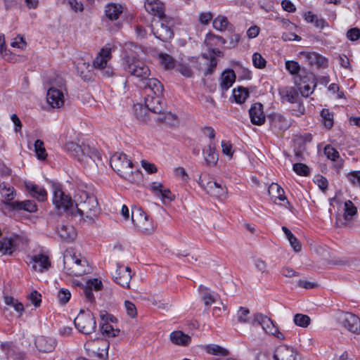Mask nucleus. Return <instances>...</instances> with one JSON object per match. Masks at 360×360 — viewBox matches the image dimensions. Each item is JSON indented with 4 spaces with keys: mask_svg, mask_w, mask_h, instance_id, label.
Wrapping results in <instances>:
<instances>
[{
    "mask_svg": "<svg viewBox=\"0 0 360 360\" xmlns=\"http://www.w3.org/2000/svg\"><path fill=\"white\" fill-rule=\"evenodd\" d=\"M75 216L79 215L84 221L93 223L100 213V207L96 196L81 191L75 196Z\"/></svg>",
    "mask_w": 360,
    "mask_h": 360,
    "instance_id": "obj_1",
    "label": "nucleus"
},
{
    "mask_svg": "<svg viewBox=\"0 0 360 360\" xmlns=\"http://www.w3.org/2000/svg\"><path fill=\"white\" fill-rule=\"evenodd\" d=\"M63 265L66 273L70 276H80L87 273V261L80 255L77 256L72 249L65 251Z\"/></svg>",
    "mask_w": 360,
    "mask_h": 360,
    "instance_id": "obj_2",
    "label": "nucleus"
},
{
    "mask_svg": "<svg viewBox=\"0 0 360 360\" xmlns=\"http://www.w3.org/2000/svg\"><path fill=\"white\" fill-rule=\"evenodd\" d=\"M53 203L60 212H68L75 216V207L71 198L65 195L60 185L53 184Z\"/></svg>",
    "mask_w": 360,
    "mask_h": 360,
    "instance_id": "obj_3",
    "label": "nucleus"
},
{
    "mask_svg": "<svg viewBox=\"0 0 360 360\" xmlns=\"http://www.w3.org/2000/svg\"><path fill=\"white\" fill-rule=\"evenodd\" d=\"M111 167L120 176L129 179L132 174L134 165L127 155L123 153H115L110 160Z\"/></svg>",
    "mask_w": 360,
    "mask_h": 360,
    "instance_id": "obj_4",
    "label": "nucleus"
},
{
    "mask_svg": "<svg viewBox=\"0 0 360 360\" xmlns=\"http://www.w3.org/2000/svg\"><path fill=\"white\" fill-rule=\"evenodd\" d=\"M172 20L167 16L153 21L151 30L157 39L162 41H167L174 36L172 29Z\"/></svg>",
    "mask_w": 360,
    "mask_h": 360,
    "instance_id": "obj_5",
    "label": "nucleus"
},
{
    "mask_svg": "<svg viewBox=\"0 0 360 360\" xmlns=\"http://www.w3.org/2000/svg\"><path fill=\"white\" fill-rule=\"evenodd\" d=\"M74 323L77 330L85 335L94 332L96 328L95 318L90 310H81L75 319Z\"/></svg>",
    "mask_w": 360,
    "mask_h": 360,
    "instance_id": "obj_6",
    "label": "nucleus"
},
{
    "mask_svg": "<svg viewBox=\"0 0 360 360\" xmlns=\"http://www.w3.org/2000/svg\"><path fill=\"white\" fill-rule=\"evenodd\" d=\"M131 221L137 229L144 233H150L154 230V225L149 217L140 207L131 209Z\"/></svg>",
    "mask_w": 360,
    "mask_h": 360,
    "instance_id": "obj_7",
    "label": "nucleus"
},
{
    "mask_svg": "<svg viewBox=\"0 0 360 360\" xmlns=\"http://www.w3.org/2000/svg\"><path fill=\"white\" fill-rule=\"evenodd\" d=\"M126 62L125 70L131 75L139 78L142 83L149 77L150 69L143 62L134 58H128Z\"/></svg>",
    "mask_w": 360,
    "mask_h": 360,
    "instance_id": "obj_8",
    "label": "nucleus"
},
{
    "mask_svg": "<svg viewBox=\"0 0 360 360\" xmlns=\"http://www.w3.org/2000/svg\"><path fill=\"white\" fill-rule=\"evenodd\" d=\"M254 322L259 324L267 334L275 336L279 340H284V335L279 331L278 327L274 325L272 320L263 315L262 314H256L254 318Z\"/></svg>",
    "mask_w": 360,
    "mask_h": 360,
    "instance_id": "obj_9",
    "label": "nucleus"
},
{
    "mask_svg": "<svg viewBox=\"0 0 360 360\" xmlns=\"http://www.w3.org/2000/svg\"><path fill=\"white\" fill-rule=\"evenodd\" d=\"M280 95L282 99L291 103L297 104V112H296L295 110H292L294 115H298L299 114L303 115L304 113L305 108L300 101L299 92L297 89L295 87H286L280 91Z\"/></svg>",
    "mask_w": 360,
    "mask_h": 360,
    "instance_id": "obj_10",
    "label": "nucleus"
},
{
    "mask_svg": "<svg viewBox=\"0 0 360 360\" xmlns=\"http://www.w3.org/2000/svg\"><path fill=\"white\" fill-rule=\"evenodd\" d=\"M298 89L301 95L308 97L311 95L316 86V79L313 73H307L304 76L300 75V82L297 84Z\"/></svg>",
    "mask_w": 360,
    "mask_h": 360,
    "instance_id": "obj_11",
    "label": "nucleus"
},
{
    "mask_svg": "<svg viewBox=\"0 0 360 360\" xmlns=\"http://www.w3.org/2000/svg\"><path fill=\"white\" fill-rule=\"evenodd\" d=\"M103 283L101 281L97 278L89 279L86 281V284L82 287V294L84 296L85 302L90 304L96 302L93 290L97 292L102 289Z\"/></svg>",
    "mask_w": 360,
    "mask_h": 360,
    "instance_id": "obj_12",
    "label": "nucleus"
},
{
    "mask_svg": "<svg viewBox=\"0 0 360 360\" xmlns=\"http://www.w3.org/2000/svg\"><path fill=\"white\" fill-rule=\"evenodd\" d=\"M339 319L343 326L349 331L360 334V319L356 315L349 312L341 311Z\"/></svg>",
    "mask_w": 360,
    "mask_h": 360,
    "instance_id": "obj_13",
    "label": "nucleus"
},
{
    "mask_svg": "<svg viewBox=\"0 0 360 360\" xmlns=\"http://www.w3.org/2000/svg\"><path fill=\"white\" fill-rule=\"evenodd\" d=\"M112 278L115 283L124 288L129 287L131 278V269L129 266L117 265V269L112 273Z\"/></svg>",
    "mask_w": 360,
    "mask_h": 360,
    "instance_id": "obj_14",
    "label": "nucleus"
},
{
    "mask_svg": "<svg viewBox=\"0 0 360 360\" xmlns=\"http://www.w3.org/2000/svg\"><path fill=\"white\" fill-rule=\"evenodd\" d=\"M274 358L275 360H300L297 352L293 347L285 345L276 349Z\"/></svg>",
    "mask_w": 360,
    "mask_h": 360,
    "instance_id": "obj_15",
    "label": "nucleus"
},
{
    "mask_svg": "<svg viewBox=\"0 0 360 360\" xmlns=\"http://www.w3.org/2000/svg\"><path fill=\"white\" fill-rule=\"evenodd\" d=\"M65 150L73 158L79 161H82L85 154L87 153V150H90V147L86 145L79 146L75 142L70 141L65 145Z\"/></svg>",
    "mask_w": 360,
    "mask_h": 360,
    "instance_id": "obj_16",
    "label": "nucleus"
},
{
    "mask_svg": "<svg viewBox=\"0 0 360 360\" xmlns=\"http://www.w3.org/2000/svg\"><path fill=\"white\" fill-rule=\"evenodd\" d=\"M249 115L251 122L255 125H262L264 123L266 117L263 110V105L260 103H255L252 105L249 110Z\"/></svg>",
    "mask_w": 360,
    "mask_h": 360,
    "instance_id": "obj_17",
    "label": "nucleus"
},
{
    "mask_svg": "<svg viewBox=\"0 0 360 360\" xmlns=\"http://www.w3.org/2000/svg\"><path fill=\"white\" fill-rule=\"evenodd\" d=\"M144 7L149 13L158 17L159 19L167 17L165 14V5L159 0H146Z\"/></svg>",
    "mask_w": 360,
    "mask_h": 360,
    "instance_id": "obj_18",
    "label": "nucleus"
},
{
    "mask_svg": "<svg viewBox=\"0 0 360 360\" xmlns=\"http://www.w3.org/2000/svg\"><path fill=\"white\" fill-rule=\"evenodd\" d=\"M34 343L36 347L39 352L45 353L52 352L56 345V341L55 339L44 335L37 336L35 339Z\"/></svg>",
    "mask_w": 360,
    "mask_h": 360,
    "instance_id": "obj_19",
    "label": "nucleus"
},
{
    "mask_svg": "<svg viewBox=\"0 0 360 360\" xmlns=\"http://www.w3.org/2000/svg\"><path fill=\"white\" fill-rule=\"evenodd\" d=\"M141 87L146 91H149L153 96H162L164 86L162 83L155 78L148 77L142 83Z\"/></svg>",
    "mask_w": 360,
    "mask_h": 360,
    "instance_id": "obj_20",
    "label": "nucleus"
},
{
    "mask_svg": "<svg viewBox=\"0 0 360 360\" xmlns=\"http://www.w3.org/2000/svg\"><path fill=\"white\" fill-rule=\"evenodd\" d=\"M46 100L51 107L60 108L64 103L63 94L58 89L51 87L47 91Z\"/></svg>",
    "mask_w": 360,
    "mask_h": 360,
    "instance_id": "obj_21",
    "label": "nucleus"
},
{
    "mask_svg": "<svg viewBox=\"0 0 360 360\" xmlns=\"http://www.w3.org/2000/svg\"><path fill=\"white\" fill-rule=\"evenodd\" d=\"M162 96H153L149 93L145 98V105L147 109L153 113H160L163 110Z\"/></svg>",
    "mask_w": 360,
    "mask_h": 360,
    "instance_id": "obj_22",
    "label": "nucleus"
},
{
    "mask_svg": "<svg viewBox=\"0 0 360 360\" xmlns=\"http://www.w3.org/2000/svg\"><path fill=\"white\" fill-rule=\"evenodd\" d=\"M306 61L311 65H316L319 68H325L328 65L327 59L323 56L315 52H302Z\"/></svg>",
    "mask_w": 360,
    "mask_h": 360,
    "instance_id": "obj_23",
    "label": "nucleus"
},
{
    "mask_svg": "<svg viewBox=\"0 0 360 360\" xmlns=\"http://www.w3.org/2000/svg\"><path fill=\"white\" fill-rule=\"evenodd\" d=\"M199 184L204 188V189L211 195L220 198L224 195L226 193V188H223L221 184L217 183V181H208L206 184Z\"/></svg>",
    "mask_w": 360,
    "mask_h": 360,
    "instance_id": "obj_24",
    "label": "nucleus"
},
{
    "mask_svg": "<svg viewBox=\"0 0 360 360\" xmlns=\"http://www.w3.org/2000/svg\"><path fill=\"white\" fill-rule=\"evenodd\" d=\"M271 125L280 130L285 131L290 126V122L281 114L273 112L268 116Z\"/></svg>",
    "mask_w": 360,
    "mask_h": 360,
    "instance_id": "obj_25",
    "label": "nucleus"
},
{
    "mask_svg": "<svg viewBox=\"0 0 360 360\" xmlns=\"http://www.w3.org/2000/svg\"><path fill=\"white\" fill-rule=\"evenodd\" d=\"M6 205L14 210H24L29 212H34L37 210L34 201L30 200L6 202Z\"/></svg>",
    "mask_w": 360,
    "mask_h": 360,
    "instance_id": "obj_26",
    "label": "nucleus"
},
{
    "mask_svg": "<svg viewBox=\"0 0 360 360\" xmlns=\"http://www.w3.org/2000/svg\"><path fill=\"white\" fill-rule=\"evenodd\" d=\"M57 231L60 238L68 243L73 241L76 237L75 228L72 225L60 224Z\"/></svg>",
    "mask_w": 360,
    "mask_h": 360,
    "instance_id": "obj_27",
    "label": "nucleus"
},
{
    "mask_svg": "<svg viewBox=\"0 0 360 360\" xmlns=\"http://www.w3.org/2000/svg\"><path fill=\"white\" fill-rule=\"evenodd\" d=\"M31 262L34 263L33 268L40 272L48 269L51 266V262L49 257L43 254L34 255L31 259Z\"/></svg>",
    "mask_w": 360,
    "mask_h": 360,
    "instance_id": "obj_28",
    "label": "nucleus"
},
{
    "mask_svg": "<svg viewBox=\"0 0 360 360\" xmlns=\"http://www.w3.org/2000/svg\"><path fill=\"white\" fill-rule=\"evenodd\" d=\"M236 79V75L233 70H224L221 76L220 87L221 91H227L233 84Z\"/></svg>",
    "mask_w": 360,
    "mask_h": 360,
    "instance_id": "obj_29",
    "label": "nucleus"
},
{
    "mask_svg": "<svg viewBox=\"0 0 360 360\" xmlns=\"http://www.w3.org/2000/svg\"><path fill=\"white\" fill-rule=\"evenodd\" d=\"M170 340L175 345L185 347L191 343V338L181 330H176L171 333Z\"/></svg>",
    "mask_w": 360,
    "mask_h": 360,
    "instance_id": "obj_30",
    "label": "nucleus"
},
{
    "mask_svg": "<svg viewBox=\"0 0 360 360\" xmlns=\"http://www.w3.org/2000/svg\"><path fill=\"white\" fill-rule=\"evenodd\" d=\"M205 160L208 165H215L218 160V153L216 151L215 146L210 143L204 150Z\"/></svg>",
    "mask_w": 360,
    "mask_h": 360,
    "instance_id": "obj_31",
    "label": "nucleus"
},
{
    "mask_svg": "<svg viewBox=\"0 0 360 360\" xmlns=\"http://www.w3.org/2000/svg\"><path fill=\"white\" fill-rule=\"evenodd\" d=\"M357 214V207L351 200H347L345 202L344 220H340L341 225L347 226L351 222L349 217H353Z\"/></svg>",
    "mask_w": 360,
    "mask_h": 360,
    "instance_id": "obj_32",
    "label": "nucleus"
},
{
    "mask_svg": "<svg viewBox=\"0 0 360 360\" xmlns=\"http://www.w3.org/2000/svg\"><path fill=\"white\" fill-rule=\"evenodd\" d=\"M110 56V49H102L99 55L96 56L94 60V67L98 70L103 68H105Z\"/></svg>",
    "mask_w": 360,
    "mask_h": 360,
    "instance_id": "obj_33",
    "label": "nucleus"
},
{
    "mask_svg": "<svg viewBox=\"0 0 360 360\" xmlns=\"http://www.w3.org/2000/svg\"><path fill=\"white\" fill-rule=\"evenodd\" d=\"M105 15L111 20H117L122 13V8L116 4H109L105 7Z\"/></svg>",
    "mask_w": 360,
    "mask_h": 360,
    "instance_id": "obj_34",
    "label": "nucleus"
},
{
    "mask_svg": "<svg viewBox=\"0 0 360 360\" xmlns=\"http://www.w3.org/2000/svg\"><path fill=\"white\" fill-rule=\"evenodd\" d=\"M0 193L1 195L5 199V204L6 202H11V201L15 198V189L9 184L3 182L0 184Z\"/></svg>",
    "mask_w": 360,
    "mask_h": 360,
    "instance_id": "obj_35",
    "label": "nucleus"
},
{
    "mask_svg": "<svg viewBox=\"0 0 360 360\" xmlns=\"http://www.w3.org/2000/svg\"><path fill=\"white\" fill-rule=\"evenodd\" d=\"M268 193L271 198L278 199L281 201L286 200L284 190L278 184L272 183L268 188Z\"/></svg>",
    "mask_w": 360,
    "mask_h": 360,
    "instance_id": "obj_36",
    "label": "nucleus"
},
{
    "mask_svg": "<svg viewBox=\"0 0 360 360\" xmlns=\"http://www.w3.org/2000/svg\"><path fill=\"white\" fill-rule=\"evenodd\" d=\"M27 188L31 193V195L39 201H44L46 199L47 193L44 188L39 187L36 184L27 185Z\"/></svg>",
    "mask_w": 360,
    "mask_h": 360,
    "instance_id": "obj_37",
    "label": "nucleus"
},
{
    "mask_svg": "<svg viewBox=\"0 0 360 360\" xmlns=\"http://www.w3.org/2000/svg\"><path fill=\"white\" fill-rule=\"evenodd\" d=\"M15 247L13 240L11 238H3L0 240V252L3 255H11L15 250Z\"/></svg>",
    "mask_w": 360,
    "mask_h": 360,
    "instance_id": "obj_38",
    "label": "nucleus"
},
{
    "mask_svg": "<svg viewBox=\"0 0 360 360\" xmlns=\"http://www.w3.org/2000/svg\"><path fill=\"white\" fill-rule=\"evenodd\" d=\"M100 325L101 333L108 338L116 337L120 332V329L115 328L113 325L108 323L101 322Z\"/></svg>",
    "mask_w": 360,
    "mask_h": 360,
    "instance_id": "obj_39",
    "label": "nucleus"
},
{
    "mask_svg": "<svg viewBox=\"0 0 360 360\" xmlns=\"http://www.w3.org/2000/svg\"><path fill=\"white\" fill-rule=\"evenodd\" d=\"M157 114L158 116L156 118V121L161 123H165L169 125H174L176 120V115L171 113L170 112H163L162 110L161 112Z\"/></svg>",
    "mask_w": 360,
    "mask_h": 360,
    "instance_id": "obj_40",
    "label": "nucleus"
},
{
    "mask_svg": "<svg viewBox=\"0 0 360 360\" xmlns=\"http://www.w3.org/2000/svg\"><path fill=\"white\" fill-rule=\"evenodd\" d=\"M4 302L6 305L12 307L19 315L21 316L24 311V306L18 300L14 299L11 296H5Z\"/></svg>",
    "mask_w": 360,
    "mask_h": 360,
    "instance_id": "obj_41",
    "label": "nucleus"
},
{
    "mask_svg": "<svg viewBox=\"0 0 360 360\" xmlns=\"http://www.w3.org/2000/svg\"><path fill=\"white\" fill-rule=\"evenodd\" d=\"M233 96L236 103H243L249 96V92L245 88L239 86L237 89H233Z\"/></svg>",
    "mask_w": 360,
    "mask_h": 360,
    "instance_id": "obj_42",
    "label": "nucleus"
},
{
    "mask_svg": "<svg viewBox=\"0 0 360 360\" xmlns=\"http://www.w3.org/2000/svg\"><path fill=\"white\" fill-rule=\"evenodd\" d=\"M206 351L207 353L217 355V356H226L229 354V352L228 349L218 345H209L206 347Z\"/></svg>",
    "mask_w": 360,
    "mask_h": 360,
    "instance_id": "obj_43",
    "label": "nucleus"
},
{
    "mask_svg": "<svg viewBox=\"0 0 360 360\" xmlns=\"http://www.w3.org/2000/svg\"><path fill=\"white\" fill-rule=\"evenodd\" d=\"M199 289L202 294V299L205 306L210 307L212 304L216 302L217 296L208 292L205 287L200 285Z\"/></svg>",
    "mask_w": 360,
    "mask_h": 360,
    "instance_id": "obj_44",
    "label": "nucleus"
},
{
    "mask_svg": "<svg viewBox=\"0 0 360 360\" xmlns=\"http://www.w3.org/2000/svg\"><path fill=\"white\" fill-rule=\"evenodd\" d=\"M1 349L5 354L7 359L13 358V356L17 353L19 349L15 347L13 342H6L1 344Z\"/></svg>",
    "mask_w": 360,
    "mask_h": 360,
    "instance_id": "obj_45",
    "label": "nucleus"
},
{
    "mask_svg": "<svg viewBox=\"0 0 360 360\" xmlns=\"http://www.w3.org/2000/svg\"><path fill=\"white\" fill-rule=\"evenodd\" d=\"M1 349L5 354L7 359L13 358V356L17 353L19 349L15 347L13 342H6L1 344Z\"/></svg>",
    "mask_w": 360,
    "mask_h": 360,
    "instance_id": "obj_46",
    "label": "nucleus"
},
{
    "mask_svg": "<svg viewBox=\"0 0 360 360\" xmlns=\"http://www.w3.org/2000/svg\"><path fill=\"white\" fill-rule=\"evenodd\" d=\"M34 152L39 160H44L46 159L47 153L44 148V142L41 140L37 139L35 141Z\"/></svg>",
    "mask_w": 360,
    "mask_h": 360,
    "instance_id": "obj_47",
    "label": "nucleus"
},
{
    "mask_svg": "<svg viewBox=\"0 0 360 360\" xmlns=\"http://www.w3.org/2000/svg\"><path fill=\"white\" fill-rule=\"evenodd\" d=\"M323 123L326 128L330 129L333 126V115L328 109H323L321 112Z\"/></svg>",
    "mask_w": 360,
    "mask_h": 360,
    "instance_id": "obj_48",
    "label": "nucleus"
},
{
    "mask_svg": "<svg viewBox=\"0 0 360 360\" xmlns=\"http://www.w3.org/2000/svg\"><path fill=\"white\" fill-rule=\"evenodd\" d=\"M293 321L295 325L300 327L307 328L310 324L311 319L307 315L296 314L294 316Z\"/></svg>",
    "mask_w": 360,
    "mask_h": 360,
    "instance_id": "obj_49",
    "label": "nucleus"
},
{
    "mask_svg": "<svg viewBox=\"0 0 360 360\" xmlns=\"http://www.w3.org/2000/svg\"><path fill=\"white\" fill-rule=\"evenodd\" d=\"M158 57L161 63L165 68L172 69L174 68V60L171 56L167 53H160L158 54Z\"/></svg>",
    "mask_w": 360,
    "mask_h": 360,
    "instance_id": "obj_50",
    "label": "nucleus"
},
{
    "mask_svg": "<svg viewBox=\"0 0 360 360\" xmlns=\"http://www.w3.org/2000/svg\"><path fill=\"white\" fill-rule=\"evenodd\" d=\"M228 24L229 21L224 16L219 15L213 20L214 28L219 31L225 30Z\"/></svg>",
    "mask_w": 360,
    "mask_h": 360,
    "instance_id": "obj_51",
    "label": "nucleus"
},
{
    "mask_svg": "<svg viewBox=\"0 0 360 360\" xmlns=\"http://www.w3.org/2000/svg\"><path fill=\"white\" fill-rule=\"evenodd\" d=\"M292 169L297 174L300 176H307L310 173L309 167L303 163H295Z\"/></svg>",
    "mask_w": 360,
    "mask_h": 360,
    "instance_id": "obj_52",
    "label": "nucleus"
},
{
    "mask_svg": "<svg viewBox=\"0 0 360 360\" xmlns=\"http://www.w3.org/2000/svg\"><path fill=\"white\" fill-rule=\"evenodd\" d=\"M147 108L142 105H134V113L137 119L146 121L148 120Z\"/></svg>",
    "mask_w": 360,
    "mask_h": 360,
    "instance_id": "obj_53",
    "label": "nucleus"
},
{
    "mask_svg": "<svg viewBox=\"0 0 360 360\" xmlns=\"http://www.w3.org/2000/svg\"><path fill=\"white\" fill-rule=\"evenodd\" d=\"M250 310L248 308L240 307L237 313V319L238 322L245 323L249 321L248 315Z\"/></svg>",
    "mask_w": 360,
    "mask_h": 360,
    "instance_id": "obj_54",
    "label": "nucleus"
},
{
    "mask_svg": "<svg viewBox=\"0 0 360 360\" xmlns=\"http://www.w3.org/2000/svg\"><path fill=\"white\" fill-rule=\"evenodd\" d=\"M252 63L257 68H263L266 66V60L259 53H255L252 55Z\"/></svg>",
    "mask_w": 360,
    "mask_h": 360,
    "instance_id": "obj_55",
    "label": "nucleus"
},
{
    "mask_svg": "<svg viewBox=\"0 0 360 360\" xmlns=\"http://www.w3.org/2000/svg\"><path fill=\"white\" fill-rule=\"evenodd\" d=\"M324 154L328 159L333 161H335L339 158L338 151L330 146H326L325 147Z\"/></svg>",
    "mask_w": 360,
    "mask_h": 360,
    "instance_id": "obj_56",
    "label": "nucleus"
},
{
    "mask_svg": "<svg viewBox=\"0 0 360 360\" xmlns=\"http://www.w3.org/2000/svg\"><path fill=\"white\" fill-rule=\"evenodd\" d=\"M71 293L68 289L61 288L58 293V298L62 304H65L70 299Z\"/></svg>",
    "mask_w": 360,
    "mask_h": 360,
    "instance_id": "obj_57",
    "label": "nucleus"
},
{
    "mask_svg": "<svg viewBox=\"0 0 360 360\" xmlns=\"http://www.w3.org/2000/svg\"><path fill=\"white\" fill-rule=\"evenodd\" d=\"M285 68L292 75H297L300 70V66L297 62L294 60H288L285 62Z\"/></svg>",
    "mask_w": 360,
    "mask_h": 360,
    "instance_id": "obj_58",
    "label": "nucleus"
},
{
    "mask_svg": "<svg viewBox=\"0 0 360 360\" xmlns=\"http://www.w3.org/2000/svg\"><path fill=\"white\" fill-rule=\"evenodd\" d=\"M254 264L256 269L262 274H264L265 275L269 274V271L267 269V264L265 261L260 258H257L255 259Z\"/></svg>",
    "mask_w": 360,
    "mask_h": 360,
    "instance_id": "obj_59",
    "label": "nucleus"
},
{
    "mask_svg": "<svg viewBox=\"0 0 360 360\" xmlns=\"http://www.w3.org/2000/svg\"><path fill=\"white\" fill-rule=\"evenodd\" d=\"M27 298L30 300L36 307L40 306L41 302V295L37 290L32 291L28 296Z\"/></svg>",
    "mask_w": 360,
    "mask_h": 360,
    "instance_id": "obj_60",
    "label": "nucleus"
},
{
    "mask_svg": "<svg viewBox=\"0 0 360 360\" xmlns=\"http://www.w3.org/2000/svg\"><path fill=\"white\" fill-rule=\"evenodd\" d=\"M100 317L101 319V322L103 323H108L112 325V323L117 322V319L113 315L108 314L105 311H103L101 312Z\"/></svg>",
    "mask_w": 360,
    "mask_h": 360,
    "instance_id": "obj_61",
    "label": "nucleus"
},
{
    "mask_svg": "<svg viewBox=\"0 0 360 360\" xmlns=\"http://www.w3.org/2000/svg\"><path fill=\"white\" fill-rule=\"evenodd\" d=\"M100 317L101 319V322L103 323H108L112 325V323L117 322V319L113 315L108 314L105 311H103L101 312Z\"/></svg>",
    "mask_w": 360,
    "mask_h": 360,
    "instance_id": "obj_62",
    "label": "nucleus"
},
{
    "mask_svg": "<svg viewBox=\"0 0 360 360\" xmlns=\"http://www.w3.org/2000/svg\"><path fill=\"white\" fill-rule=\"evenodd\" d=\"M124 306L127 313L130 317L134 318L137 315L136 306L131 302L125 301Z\"/></svg>",
    "mask_w": 360,
    "mask_h": 360,
    "instance_id": "obj_63",
    "label": "nucleus"
},
{
    "mask_svg": "<svg viewBox=\"0 0 360 360\" xmlns=\"http://www.w3.org/2000/svg\"><path fill=\"white\" fill-rule=\"evenodd\" d=\"M347 37L351 41H356L360 38V30L357 27L351 28L347 32Z\"/></svg>",
    "mask_w": 360,
    "mask_h": 360,
    "instance_id": "obj_64",
    "label": "nucleus"
}]
</instances>
